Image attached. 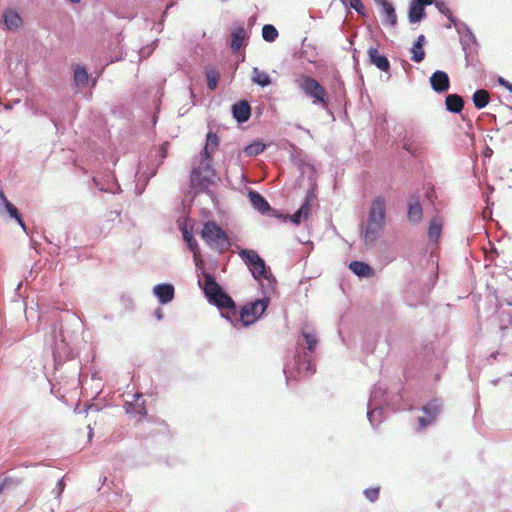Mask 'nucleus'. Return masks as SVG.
Segmentation results:
<instances>
[{
  "instance_id": "obj_1",
  "label": "nucleus",
  "mask_w": 512,
  "mask_h": 512,
  "mask_svg": "<svg viewBox=\"0 0 512 512\" xmlns=\"http://www.w3.org/2000/svg\"><path fill=\"white\" fill-rule=\"evenodd\" d=\"M201 237L211 249L219 253L226 252L231 246L227 233L215 221L203 224Z\"/></svg>"
},
{
  "instance_id": "obj_2",
  "label": "nucleus",
  "mask_w": 512,
  "mask_h": 512,
  "mask_svg": "<svg viewBox=\"0 0 512 512\" xmlns=\"http://www.w3.org/2000/svg\"><path fill=\"white\" fill-rule=\"evenodd\" d=\"M297 84L302 92L312 99L314 104H321L326 108L329 104V97L325 88L314 78L301 75Z\"/></svg>"
},
{
  "instance_id": "obj_3",
  "label": "nucleus",
  "mask_w": 512,
  "mask_h": 512,
  "mask_svg": "<svg viewBox=\"0 0 512 512\" xmlns=\"http://www.w3.org/2000/svg\"><path fill=\"white\" fill-rule=\"evenodd\" d=\"M267 307V299H258L244 305L239 312V317L234 318L241 322L243 326H249L259 319Z\"/></svg>"
},
{
  "instance_id": "obj_4",
  "label": "nucleus",
  "mask_w": 512,
  "mask_h": 512,
  "mask_svg": "<svg viewBox=\"0 0 512 512\" xmlns=\"http://www.w3.org/2000/svg\"><path fill=\"white\" fill-rule=\"evenodd\" d=\"M239 256L250 269L253 277L257 280L267 278V268L265 261L259 254L252 249H241Z\"/></svg>"
},
{
  "instance_id": "obj_5",
  "label": "nucleus",
  "mask_w": 512,
  "mask_h": 512,
  "mask_svg": "<svg viewBox=\"0 0 512 512\" xmlns=\"http://www.w3.org/2000/svg\"><path fill=\"white\" fill-rule=\"evenodd\" d=\"M386 202L382 196L373 199L369 210L368 221L385 224Z\"/></svg>"
},
{
  "instance_id": "obj_6",
  "label": "nucleus",
  "mask_w": 512,
  "mask_h": 512,
  "mask_svg": "<svg viewBox=\"0 0 512 512\" xmlns=\"http://www.w3.org/2000/svg\"><path fill=\"white\" fill-rule=\"evenodd\" d=\"M422 410L426 414V417L419 418L420 430L424 429L436 419L441 411V403L437 399H434L425 405Z\"/></svg>"
},
{
  "instance_id": "obj_7",
  "label": "nucleus",
  "mask_w": 512,
  "mask_h": 512,
  "mask_svg": "<svg viewBox=\"0 0 512 512\" xmlns=\"http://www.w3.org/2000/svg\"><path fill=\"white\" fill-rule=\"evenodd\" d=\"M248 38L249 36L244 26L235 27L231 32V50L234 53L238 52L242 47L247 45Z\"/></svg>"
},
{
  "instance_id": "obj_8",
  "label": "nucleus",
  "mask_w": 512,
  "mask_h": 512,
  "mask_svg": "<svg viewBox=\"0 0 512 512\" xmlns=\"http://www.w3.org/2000/svg\"><path fill=\"white\" fill-rule=\"evenodd\" d=\"M430 84L435 92H446L450 87L449 76L444 71H436L430 77Z\"/></svg>"
},
{
  "instance_id": "obj_9",
  "label": "nucleus",
  "mask_w": 512,
  "mask_h": 512,
  "mask_svg": "<svg viewBox=\"0 0 512 512\" xmlns=\"http://www.w3.org/2000/svg\"><path fill=\"white\" fill-rule=\"evenodd\" d=\"M211 183L209 176L203 175L200 168L193 169L190 177V184L196 192H204Z\"/></svg>"
},
{
  "instance_id": "obj_10",
  "label": "nucleus",
  "mask_w": 512,
  "mask_h": 512,
  "mask_svg": "<svg viewBox=\"0 0 512 512\" xmlns=\"http://www.w3.org/2000/svg\"><path fill=\"white\" fill-rule=\"evenodd\" d=\"M374 2L381 7L383 22L391 26H395L397 23V16L392 3L388 0H374Z\"/></svg>"
},
{
  "instance_id": "obj_11",
  "label": "nucleus",
  "mask_w": 512,
  "mask_h": 512,
  "mask_svg": "<svg viewBox=\"0 0 512 512\" xmlns=\"http://www.w3.org/2000/svg\"><path fill=\"white\" fill-rule=\"evenodd\" d=\"M232 114L239 123H244L251 116V107L246 100L239 101L233 104Z\"/></svg>"
},
{
  "instance_id": "obj_12",
  "label": "nucleus",
  "mask_w": 512,
  "mask_h": 512,
  "mask_svg": "<svg viewBox=\"0 0 512 512\" xmlns=\"http://www.w3.org/2000/svg\"><path fill=\"white\" fill-rule=\"evenodd\" d=\"M408 220L412 223H419L423 219V209L417 197H411L408 203Z\"/></svg>"
},
{
  "instance_id": "obj_13",
  "label": "nucleus",
  "mask_w": 512,
  "mask_h": 512,
  "mask_svg": "<svg viewBox=\"0 0 512 512\" xmlns=\"http://www.w3.org/2000/svg\"><path fill=\"white\" fill-rule=\"evenodd\" d=\"M211 301H213L215 303V305H217L219 308L228 309L229 310L228 314L229 315L231 314L233 317H236L237 310H236L235 302L223 290L217 296H215Z\"/></svg>"
},
{
  "instance_id": "obj_14",
  "label": "nucleus",
  "mask_w": 512,
  "mask_h": 512,
  "mask_svg": "<svg viewBox=\"0 0 512 512\" xmlns=\"http://www.w3.org/2000/svg\"><path fill=\"white\" fill-rule=\"evenodd\" d=\"M296 369L299 374H313L315 366L307 354H299L295 358Z\"/></svg>"
},
{
  "instance_id": "obj_15",
  "label": "nucleus",
  "mask_w": 512,
  "mask_h": 512,
  "mask_svg": "<svg viewBox=\"0 0 512 512\" xmlns=\"http://www.w3.org/2000/svg\"><path fill=\"white\" fill-rule=\"evenodd\" d=\"M443 218L439 215H436L431 218L428 228V237L430 240L434 241L435 243L438 242L443 228Z\"/></svg>"
},
{
  "instance_id": "obj_16",
  "label": "nucleus",
  "mask_w": 512,
  "mask_h": 512,
  "mask_svg": "<svg viewBox=\"0 0 512 512\" xmlns=\"http://www.w3.org/2000/svg\"><path fill=\"white\" fill-rule=\"evenodd\" d=\"M368 56L370 62L374 64L378 69L384 72H388L390 69V64L388 59L381 55L376 48H370L368 50Z\"/></svg>"
},
{
  "instance_id": "obj_17",
  "label": "nucleus",
  "mask_w": 512,
  "mask_h": 512,
  "mask_svg": "<svg viewBox=\"0 0 512 512\" xmlns=\"http://www.w3.org/2000/svg\"><path fill=\"white\" fill-rule=\"evenodd\" d=\"M349 269L357 276L364 277V278H370L373 277L375 272L373 268L362 261H352L349 264Z\"/></svg>"
},
{
  "instance_id": "obj_18",
  "label": "nucleus",
  "mask_w": 512,
  "mask_h": 512,
  "mask_svg": "<svg viewBox=\"0 0 512 512\" xmlns=\"http://www.w3.org/2000/svg\"><path fill=\"white\" fill-rule=\"evenodd\" d=\"M154 293L162 304H166L174 298V287L171 284H159L154 287Z\"/></svg>"
},
{
  "instance_id": "obj_19",
  "label": "nucleus",
  "mask_w": 512,
  "mask_h": 512,
  "mask_svg": "<svg viewBox=\"0 0 512 512\" xmlns=\"http://www.w3.org/2000/svg\"><path fill=\"white\" fill-rule=\"evenodd\" d=\"M383 228H384V224H382V223L367 221V225H366V228L363 233V238H364L365 242L366 243L374 242L378 238V236L381 233V231L383 230Z\"/></svg>"
},
{
  "instance_id": "obj_20",
  "label": "nucleus",
  "mask_w": 512,
  "mask_h": 512,
  "mask_svg": "<svg viewBox=\"0 0 512 512\" xmlns=\"http://www.w3.org/2000/svg\"><path fill=\"white\" fill-rule=\"evenodd\" d=\"M3 20L8 30H17L22 26V18L13 9H8L3 13Z\"/></svg>"
},
{
  "instance_id": "obj_21",
  "label": "nucleus",
  "mask_w": 512,
  "mask_h": 512,
  "mask_svg": "<svg viewBox=\"0 0 512 512\" xmlns=\"http://www.w3.org/2000/svg\"><path fill=\"white\" fill-rule=\"evenodd\" d=\"M314 200L313 195H308L302 204V206L292 216V221L299 224L302 219H307L311 213L312 201Z\"/></svg>"
},
{
  "instance_id": "obj_22",
  "label": "nucleus",
  "mask_w": 512,
  "mask_h": 512,
  "mask_svg": "<svg viewBox=\"0 0 512 512\" xmlns=\"http://www.w3.org/2000/svg\"><path fill=\"white\" fill-rule=\"evenodd\" d=\"M183 238L187 243L188 248L193 253V258L196 266H199L200 264H202L203 261L201 259L200 248L197 241L194 239L192 233L187 230L183 232Z\"/></svg>"
},
{
  "instance_id": "obj_23",
  "label": "nucleus",
  "mask_w": 512,
  "mask_h": 512,
  "mask_svg": "<svg viewBox=\"0 0 512 512\" xmlns=\"http://www.w3.org/2000/svg\"><path fill=\"white\" fill-rule=\"evenodd\" d=\"M222 291L221 286L215 281L214 277L210 274L204 276V292L206 296L212 300Z\"/></svg>"
},
{
  "instance_id": "obj_24",
  "label": "nucleus",
  "mask_w": 512,
  "mask_h": 512,
  "mask_svg": "<svg viewBox=\"0 0 512 512\" xmlns=\"http://www.w3.org/2000/svg\"><path fill=\"white\" fill-rule=\"evenodd\" d=\"M248 197L253 207L260 211L261 213H266L271 209L266 199L258 192L249 191Z\"/></svg>"
},
{
  "instance_id": "obj_25",
  "label": "nucleus",
  "mask_w": 512,
  "mask_h": 512,
  "mask_svg": "<svg viewBox=\"0 0 512 512\" xmlns=\"http://www.w3.org/2000/svg\"><path fill=\"white\" fill-rule=\"evenodd\" d=\"M446 109L452 113H460L464 107L463 98L458 94H449L445 99Z\"/></svg>"
},
{
  "instance_id": "obj_26",
  "label": "nucleus",
  "mask_w": 512,
  "mask_h": 512,
  "mask_svg": "<svg viewBox=\"0 0 512 512\" xmlns=\"http://www.w3.org/2000/svg\"><path fill=\"white\" fill-rule=\"evenodd\" d=\"M218 145H219L218 136L213 132H208L207 138H206V144L203 149L202 156L207 160H211L212 154L217 149Z\"/></svg>"
},
{
  "instance_id": "obj_27",
  "label": "nucleus",
  "mask_w": 512,
  "mask_h": 512,
  "mask_svg": "<svg viewBox=\"0 0 512 512\" xmlns=\"http://www.w3.org/2000/svg\"><path fill=\"white\" fill-rule=\"evenodd\" d=\"M424 16H425L424 5L413 1L409 7V14H408L409 21L411 23H417V22L421 21Z\"/></svg>"
},
{
  "instance_id": "obj_28",
  "label": "nucleus",
  "mask_w": 512,
  "mask_h": 512,
  "mask_svg": "<svg viewBox=\"0 0 512 512\" xmlns=\"http://www.w3.org/2000/svg\"><path fill=\"white\" fill-rule=\"evenodd\" d=\"M0 198L2 199L9 215L17 220V222L23 228V230H26V225L23 222L21 214L19 213L18 209L11 202L8 201L3 192L0 193Z\"/></svg>"
},
{
  "instance_id": "obj_29",
  "label": "nucleus",
  "mask_w": 512,
  "mask_h": 512,
  "mask_svg": "<svg viewBox=\"0 0 512 512\" xmlns=\"http://www.w3.org/2000/svg\"><path fill=\"white\" fill-rule=\"evenodd\" d=\"M473 103L477 109L486 107L490 101V94L485 89H479L472 96Z\"/></svg>"
},
{
  "instance_id": "obj_30",
  "label": "nucleus",
  "mask_w": 512,
  "mask_h": 512,
  "mask_svg": "<svg viewBox=\"0 0 512 512\" xmlns=\"http://www.w3.org/2000/svg\"><path fill=\"white\" fill-rule=\"evenodd\" d=\"M252 81L262 87L268 86L271 84L270 76L263 70L255 67L252 71Z\"/></svg>"
},
{
  "instance_id": "obj_31",
  "label": "nucleus",
  "mask_w": 512,
  "mask_h": 512,
  "mask_svg": "<svg viewBox=\"0 0 512 512\" xmlns=\"http://www.w3.org/2000/svg\"><path fill=\"white\" fill-rule=\"evenodd\" d=\"M262 37L267 42H274L278 37V31L273 25L266 24L262 28Z\"/></svg>"
},
{
  "instance_id": "obj_32",
  "label": "nucleus",
  "mask_w": 512,
  "mask_h": 512,
  "mask_svg": "<svg viewBox=\"0 0 512 512\" xmlns=\"http://www.w3.org/2000/svg\"><path fill=\"white\" fill-rule=\"evenodd\" d=\"M74 81L77 86H84L88 82V73L85 68L77 67L74 71Z\"/></svg>"
},
{
  "instance_id": "obj_33",
  "label": "nucleus",
  "mask_w": 512,
  "mask_h": 512,
  "mask_svg": "<svg viewBox=\"0 0 512 512\" xmlns=\"http://www.w3.org/2000/svg\"><path fill=\"white\" fill-rule=\"evenodd\" d=\"M219 73L214 69L206 70L207 86L210 90H215L218 85Z\"/></svg>"
},
{
  "instance_id": "obj_34",
  "label": "nucleus",
  "mask_w": 512,
  "mask_h": 512,
  "mask_svg": "<svg viewBox=\"0 0 512 512\" xmlns=\"http://www.w3.org/2000/svg\"><path fill=\"white\" fill-rule=\"evenodd\" d=\"M265 149V144L261 142H255L250 145H247L244 149V152L247 156H257L262 153Z\"/></svg>"
},
{
  "instance_id": "obj_35",
  "label": "nucleus",
  "mask_w": 512,
  "mask_h": 512,
  "mask_svg": "<svg viewBox=\"0 0 512 512\" xmlns=\"http://www.w3.org/2000/svg\"><path fill=\"white\" fill-rule=\"evenodd\" d=\"M411 53H412L411 59H412V61H414L416 63L423 61L425 58V51H424L423 46H420V43H414V45L411 49Z\"/></svg>"
},
{
  "instance_id": "obj_36",
  "label": "nucleus",
  "mask_w": 512,
  "mask_h": 512,
  "mask_svg": "<svg viewBox=\"0 0 512 512\" xmlns=\"http://www.w3.org/2000/svg\"><path fill=\"white\" fill-rule=\"evenodd\" d=\"M304 339H305V342L307 344V349L310 351V352H313L314 349L316 348V345L318 343V340L315 336L314 333H309V332H303L302 333Z\"/></svg>"
},
{
  "instance_id": "obj_37",
  "label": "nucleus",
  "mask_w": 512,
  "mask_h": 512,
  "mask_svg": "<svg viewBox=\"0 0 512 512\" xmlns=\"http://www.w3.org/2000/svg\"><path fill=\"white\" fill-rule=\"evenodd\" d=\"M380 493L379 487H371L364 490L365 497L370 500L371 502H374L378 499Z\"/></svg>"
},
{
  "instance_id": "obj_38",
  "label": "nucleus",
  "mask_w": 512,
  "mask_h": 512,
  "mask_svg": "<svg viewBox=\"0 0 512 512\" xmlns=\"http://www.w3.org/2000/svg\"><path fill=\"white\" fill-rule=\"evenodd\" d=\"M436 7L438 8V10L444 14L445 16H447V18L453 23L455 24V20L452 16V12L450 10V8L444 3V2H437L436 3Z\"/></svg>"
},
{
  "instance_id": "obj_39",
  "label": "nucleus",
  "mask_w": 512,
  "mask_h": 512,
  "mask_svg": "<svg viewBox=\"0 0 512 512\" xmlns=\"http://www.w3.org/2000/svg\"><path fill=\"white\" fill-rule=\"evenodd\" d=\"M349 4L356 12L363 14L364 5L361 0H349Z\"/></svg>"
},
{
  "instance_id": "obj_40",
  "label": "nucleus",
  "mask_w": 512,
  "mask_h": 512,
  "mask_svg": "<svg viewBox=\"0 0 512 512\" xmlns=\"http://www.w3.org/2000/svg\"><path fill=\"white\" fill-rule=\"evenodd\" d=\"M168 147H169V143L165 142L159 148V154H160V157H161L162 160L167 157Z\"/></svg>"
},
{
  "instance_id": "obj_41",
  "label": "nucleus",
  "mask_w": 512,
  "mask_h": 512,
  "mask_svg": "<svg viewBox=\"0 0 512 512\" xmlns=\"http://www.w3.org/2000/svg\"><path fill=\"white\" fill-rule=\"evenodd\" d=\"M403 148L409 151L411 154L415 155L416 150L413 148L412 144L409 142H405Z\"/></svg>"
},
{
  "instance_id": "obj_42",
  "label": "nucleus",
  "mask_w": 512,
  "mask_h": 512,
  "mask_svg": "<svg viewBox=\"0 0 512 512\" xmlns=\"http://www.w3.org/2000/svg\"><path fill=\"white\" fill-rule=\"evenodd\" d=\"M499 82L501 85H503L506 89H508L512 93V83H510L506 80H503V79H500Z\"/></svg>"
},
{
  "instance_id": "obj_43",
  "label": "nucleus",
  "mask_w": 512,
  "mask_h": 512,
  "mask_svg": "<svg viewBox=\"0 0 512 512\" xmlns=\"http://www.w3.org/2000/svg\"><path fill=\"white\" fill-rule=\"evenodd\" d=\"M425 42H426L425 36L424 35H420V36H418V38H417L415 43H420V46L424 47Z\"/></svg>"
},
{
  "instance_id": "obj_44",
  "label": "nucleus",
  "mask_w": 512,
  "mask_h": 512,
  "mask_svg": "<svg viewBox=\"0 0 512 512\" xmlns=\"http://www.w3.org/2000/svg\"><path fill=\"white\" fill-rule=\"evenodd\" d=\"M415 2L422 4V5H430L433 3V0H414Z\"/></svg>"
},
{
  "instance_id": "obj_45",
  "label": "nucleus",
  "mask_w": 512,
  "mask_h": 512,
  "mask_svg": "<svg viewBox=\"0 0 512 512\" xmlns=\"http://www.w3.org/2000/svg\"><path fill=\"white\" fill-rule=\"evenodd\" d=\"M57 486L59 488V493H61L63 490H64V487H65V484L63 482V480H60L58 483H57Z\"/></svg>"
},
{
  "instance_id": "obj_46",
  "label": "nucleus",
  "mask_w": 512,
  "mask_h": 512,
  "mask_svg": "<svg viewBox=\"0 0 512 512\" xmlns=\"http://www.w3.org/2000/svg\"><path fill=\"white\" fill-rule=\"evenodd\" d=\"M511 290H512V287H511ZM505 301H506L507 305L512 306V296L511 295H509L507 298H505Z\"/></svg>"
},
{
  "instance_id": "obj_47",
  "label": "nucleus",
  "mask_w": 512,
  "mask_h": 512,
  "mask_svg": "<svg viewBox=\"0 0 512 512\" xmlns=\"http://www.w3.org/2000/svg\"><path fill=\"white\" fill-rule=\"evenodd\" d=\"M72 3L76 4L79 3L81 0H70Z\"/></svg>"
}]
</instances>
